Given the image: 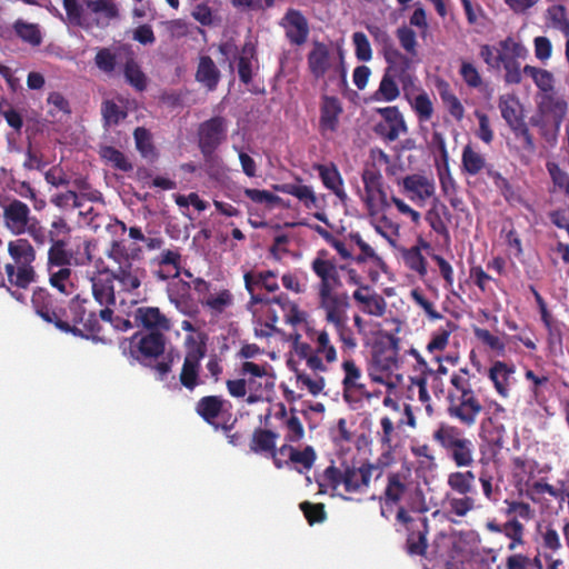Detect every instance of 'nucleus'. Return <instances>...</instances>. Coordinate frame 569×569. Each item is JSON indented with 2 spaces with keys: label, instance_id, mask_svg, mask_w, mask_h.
<instances>
[{
  "label": "nucleus",
  "instance_id": "30",
  "mask_svg": "<svg viewBox=\"0 0 569 569\" xmlns=\"http://www.w3.org/2000/svg\"><path fill=\"white\" fill-rule=\"evenodd\" d=\"M498 108L509 128L525 119L523 107L516 94L508 93L500 96Z\"/></svg>",
  "mask_w": 569,
  "mask_h": 569
},
{
  "label": "nucleus",
  "instance_id": "26",
  "mask_svg": "<svg viewBox=\"0 0 569 569\" xmlns=\"http://www.w3.org/2000/svg\"><path fill=\"white\" fill-rule=\"evenodd\" d=\"M8 254L10 260L4 264L33 266L36 250L26 238H17L8 242Z\"/></svg>",
  "mask_w": 569,
  "mask_h": 569
},
{
  "label": "nucleus",
  "instance_id": "8",
  "mask_svg": "<svg viewBox=\"0 0 569 569\" xmlns=\"http://www.w3.org/2000/svg\"><path fill=\"white\" fill-rule=\"evenodd\" d=\"M308 69L316 80L326 79L325 84L336 82L338 79L342 83L347 82V70L343 57L339 60L333 56L330 48L320 41H315L312 49L307 56Z\"/></svg>",
  "mask_w": 569,
  "mask_h": 569
},
{
  "label": "nucleus",
  "instance_id": "16",
  "mask_svg": "<svg viewBox=\"0 0 569 569\" xmlns=\"http://www.w3.org/2000/svg\"><path fill=\"white\" fill-rule=\"evenodd\" d=\"M352 298L363 313L382 317L386 312L387 305L383 297L377 293L369 284L357 288L352 293Z\"/></svg>",
  "mask_w": 569,
  "mask_h": 569
},
{
  "label": "nucleus",
  "instance_id": "24",
  "mask_svg": "<svg viewBox=\"0 0 569 569\" xmlns=\"http://www.w3.org/2000/svg\"><path fill=\"white\" fill-rule=\"evenodd\" d=\"M515 371L516 368L513 365H508L500 360L492 362L489 368L488 378L492 381L496 391L502 398L509 396L510 380Z\"/></svg>",
  "mask_w": 569,
  "mask_h": 569
},
{
  "label": "nucleus",
  "instance_id": "56",
  "mask_svg": "<svg viewBox=\"0 0 569 569\" xmlns=\"http://www.w3.org/2000/svg\"><path fill=\"white\" fill-rule=\"evenodd\" d=\"M518 57H509L507 53H498V60L501 61L505 73V81L509 84H518L521 82L522 72Z\"/></svg>",
  "mask_w": 569,
  "mask_h": 569
},
{
  "label": "nucleus",
  "instance_id": "53",
  "mask_svg": "<svg viewBox=\"0 0 569 569\" xmlns=\"http://www.w3.org/2000/svg\"><path fill=\"white\" fill-rule=\"evenodd\" d=\"M373 366L376 371L390 375L398 368L397 350L390 348L376 352L373 356Z\"/></svg>",
  "mask_w": 569,
  "mask_h": 569
},
{
  "label": "nucleus",
  "instance_id": "54",
  "mask_svg": "<svg viewBox=\"0 0 569 569\" xmlns=\"http://www.w3.org/2000/svg\"><path fill=\"white\" fill-rule=\"evenodd\" d=\"M547 19L551 26L559 30L565 37L569 38V19L566 7L553 4L547 9Z\"/></svg>",
  "mask_w": 569,
  "mask_h": 569
},
{
  "label": "nucleus",
  "instance_id": "36",
  "mask_svg": "<svg viewBox=\"0 0 569 569\" xmlns=\"http://www.w3.org/2000/svg\"><path fill=\"white\" fill-rule=\"evenodd\" d=\"M309 337L315 345V353L323 357L328 363L337 361L338 353L336 347L332 345L326 329L315 330L309 333Z\"/></svg>",
  "mask_w": 569,
  "mask_h": 569
},
{
  "label": "nucleus",
  "instance_id": "64",
  "mask_svg": "<svg viewBox=\"0 0 569 569\" xmlns=\"http://www.w3.org/2000/svg\"><path fill=\"white\" fill-rule=\"evenodd\" d=\"M367 30L373 38L375 43L381 48L383 57L391 53V51L397 50L393 44V40L387 30L376 24L367 26Z\"/></svg>",
  "mask_w": 569,
  "mask_h": 569
},
{
  "label": "nucleus",
  "instance_id": "10",
  "mask_svg": "<svg viewBox=\"0 0 569 569\" xmlns=\"http://www.w3.org/2000/svg\"><path fill=\"white\" fill-rule=\"evenodd\" d=\"M376 113L381 117V121L375 124L373 131L385 141H396L400 134L408 132L405 118L397 106L377 108Z\"/></svg>",
  "mask_w": 569,
  "mask_h": 569
},
{
  "label": "nucleus",
  "instance_id": "33",
  "mask_svg": "<svg viewBox=\"0 0 569 569\" xmlns=\"http://www.w3.org/2000/svg\"><path fill=\"white\" fill-rule=\"evenodd\" d=\"M123 76L126 81L137 91L142 92L148 87V78L142 71L139 62L133 57V53L129 51L123 64Z\"/></svg>",
  "mask_w": 569,
  "mask_h": 569
},
{
  "label": "nucleus",
  "instance_id": "63",
  "mask_svg": "<svg viewBox=\"0 0 569 569\" xmlns=\"http://www.w3.org/2000/svg\"><path fill=\"white\" fill-rule=\"evenodd\" d=\"M243 194L249 200H251L253 203L264 204L268 208H273V207L280 204V202H281L280 197H278L277 194H274L268 190L244 188Z\"/></svg>",
  "mask_w": 569,
  "mask_h": 569
},
{
  "label": "nucleus",
  "instance_id": "22",
  "mask_svg": "<svg viewBox=\"0 0 569 569\" xmlns=\"http://www.w3.org/2000/svg\"><path fill=\"white\" fill-rule=\"evenodd\" d=\"M407 491V486L402 480V476L398 472H390L387 476V486L383 495L379 498L382 503L380 513L388 519L387 507L395 506L400 502Z\"/></svg>",
  "mask_w": 569,
  "mask_h": 569
},
{
  "label": "nucleus",
  "instance_id": "27",
  "mask_svg": "<svg viewBox=\"0 0 569 569\" xmlns=\"http://www.w3.org/2000/svg\"><path fill=\"white\" fill-rule=\"evenodd\" d=\"M91 289L94 300L100 306H114L116 292L110 274H104V269L91 279Z\"/></svg>",
  "mask_w": 569,
  "mask_h": 569
},
{
  "label": "nucleus",
  "instance_id": "21",
  "mask_svg": "<svg viewBox=\"0 0 569 569\" xmlns=\"http://www.w3.org/2000/svg\"><path fill=\"white\" fill-rule=\"evenodd\" d=\"M227 403L228 401L220 396H204L197 401L194 410L204 422L219 430L220 423L217 419L224 411Z\"/></svg>",
  "mask_w": 569,
  "mask_h": 569
},
{
  "label": "nucleus",
  "instance_id": "41",
  "mask_svg": "<svg viewBox=\"0 0 569 569\" xmlns=\"http://www.w3.org/2000/svg\"><path fill=\"white\" fill-rule=\"evenodd\" d=\"M279 310L282 312L283 319L291 326H297L306 320V315L299 309V306L291 301L290 298L280 293L276 299Z\"/></svg>",
  "mask_w": 569,
  "mask_h": 569
},
{
  "label": "nucleus",
  "instance_id": "48",
  "mask_svg": "<svg viewBox=\"0 0 569 569\" xmlns=\"http://www.w3.org/2000/svg\"><path fill=\"white\" fill-rule=\"evenodd\" d=\"M13 30L22 41L33 47L40 46L42 42L41 31L36 23H29L22 19H18L13 23Z\"/></svg>",
  "mask_w": 569,
  "mask_h": 569
},
{
  "label": "nucleus",
  "instance_id": "59",
  "mask_svg": "<svg viewBox=\"0 0 569 569\" xmlns=\"http://www.w3.org/2000/svg\"><path fill=\"white\" fill-rule=\"evenodd\" d=\"M100 156L107 162H110L116 169L128 172L132 170V164L129 162L124 153L114 147L106 146L101 148Z\"/></svg>",
  "mask_w": 569,
  "mask_h": 569
},
{
  "label": "nucleus",
  "instance_id": "5",
  "mask_svg": "<svg viewBox=\"0 0 569 569\" xmlns=\"http://www.w3.org/2000/svg\"><path fill=\"white\" fill-rule=\"evenodd\" d=\"M377 470L379 471L377 478H379L382 471L372 463H362L360 467L345 466L343 469L331 465L323 471L322 480L317 482L320 489L325 486L337 489L343 485L347 492H360L369 487L372 473Z\"/></svg>",
  "mask_w": 569,
  "mask_h": 569
},
{
  "label": "nucleus",
  "instance_id": "1",
  "mask_svg": "<svg viewBox=\"0 0 569 569\" xmlns=\"http://www.w3.org/2000/svg\"><path fill=\"white\" fill-rule=\"evenodd\" d=\"M339 269L340 267L328 259L326 250L318 251L317 257L311 261V270L319 278L317 284L319 307L325 311L326 321L333 326L342 351L347 352L356 349L357 339L348 323L349 296L338 291L342 286Z\"/></svg>",
  "mask_w": 569,
  "mask_h": 569
},
{
  "label": "nucleus",
  "instance_id": "25",
  "mask_svg": "<svg viewBox=\"0 0 569 569\" xmlns=\"http://www.w3.org/2000/svg\"><path fill=\"white\" fill-rule=\"evenodd\" d=\"M3 270V280L16 289L26 290L37 280L34 266L4 264Z\"/></svg>",
  "mask_w": 569,
  "mask_h": 569
},
{
  "label": "nucleus",
  "instance_id": "7",
  "mask_svg": "<svg viewBox=\"0 0 569 569\" xmlns=\"http://www.w3.org/2000/svg\"><path fill=\"white\" fill-rule=\"evenodd\" d=\"M208 335L199 332L197 336L187 335L183 340L184 356L179 372L181 387L192 392L201 381V361L207 355Z\"/></svg>",
  "mask_w": 569,
  "mask_h": 569
},
{
  "label": "nucleus",
  "instance_id": "47",
  "mask_svg": "<svg viewBox=\"0 0 569 569\" xmlns=\"http://www.w3.org/2000/svg\"><path fill=\"white\" fill-rule=\"evenodd\" d=\"M133 138L137 150L143 158L153 161L158 157L152 142V136L148 129L144 127L136 128L133 131Z\"/></svg>",
  "mask_w": 569,
  "mask_h": 569
},
{
  "label": "nucleus",
  "instance_id": "49",
  "mask_svg": "<svg viewBox=\"0 0 569 569\" xmlns=\"http://www.w3.org/2000/svg\"><path fill=\"white\" fill-rule=\"evenodd\" d=\"M256 54L254 46L251 42H246L241 50V56L238 59V74L241 82L248 84L252 80V66L251 59Z\"/></svg>",
  "mask_w": 569,
  "mask_h": 569
},
{
  "label": "nucleus",
  "instance_id": "17",
  "mask_svg": "<svg viewBox=\"0 0 569 569\" xmlns=\"http://www.w3.org/2000/svg\"><path fill=\"white\" fill-rule=\"evenodd\" d=\"M385 60L387 62V67L383 72L385 74L398 80L403 89H407L412 84V79L409 73V69L411 68V59L408 56L401 53L397 49L387 54Z\"/></svg>",
  "mask_w": 569,
  "mask_h": 569
},
{
  "label": "nucleus",
  "instance_id": "12",
  "mask_svg": "<svg viewBox=\"0 0 569 569\" xmlns=\"http://www.w3.org/2000/svg\"><path fill=\"white\" fill-rule=\"evenodd\" d=\"M243 281L244 288L250 295V306L257 302H263V298H269L258 290L264 289L268 292H276L279 289L277 273L272 270L247 271L243 274Z\"/></svg>",
  "mask_w": 569,
  "mask_h": 569
},
{
  "label": "nucleus",
  "instance_id": "19",
  "mask_svg": "<svg viewBox=\"0 0 569 569\" xmlns=\"http://www.w3.org/2000/svg\"><path fill=\"white\" fill-rule=\"evenodd\" d=\"M536 541L538 547L541 548L546 560L562 548L558 528L551 521H542L536 528Z\"/></svg>",
  "mask_w": 569,
  "mask_h": 569
},
{
  "label": "nucleus",
  "instance_id": "14",
  "mask_svg": "<svg viewBox=\"0 0 569 569\" xmlns=\"http://www.w3.org/2000/svg\"><path fill=\"white\" fill-rule=\"evenodd\" d=\"M286 31V37L291 44L302 46L309 36V24L301 11L290 8L279 23Z\"/></svg>",
  "mask_w": 569,
  "mask_h": 569
},
{
  "label": "nucleus",
  "instance_id": "9",
  "mask_svg": "<svg viewBox=\"0 0 569 569\" xmlns=\"http://www.w3.org/2000/svg\"><path fill=\"white\" fill-rule=\"evenodd\" d=\"M316 459L317 453L312 446L298 449L290 443H284L273 455V465L277 469L292 467L299 473H305L313 467Z\"/></svg>",
  "mask_w": 569,
  "mask_h": 569
},
{
  "label": "nucleus",
  "instance_id": "51",
  "mask_svg": "<svg viewBox=\"0 0 569 569\" xmlns=\"http://www.w3.org/2000/svg\"><path fill=\"white\" fill-rule=\"evenodd\" d=\"M523 73L529 76L542 92L553 91L555 79L550 71L527 64L523 67Z\"/></svg>",
  "mask_w": 569,
  "mask_h": 569
},
{
  "label": "nucleus",
  "instance_id": "55",
  "mask_svg": "<svg viewBox=\"0 0 569 569\" xmlns=\"http://www.w3.org/2000/svg\"><path fill=\"white\" fill-rule=\"evenodd\" d=\"M505 505L503 513L509 519L516 518L529 521L535 518V509L528 502L506 499Z\"/></svg>",
  "mask_w": 569,
  "mask_h": 569
},
{
  "label": "nucleus",
  "instance_id": "38",
  "mask_svg": "<svg viewBox=\"0 0 569 569\" xmlns=\"http://www.w3.org/2000/svg\"><path fill=\"white\" fill-rule=\"evenodd\" d=\"M273 189L278 192L290 194L303 202L305 207L311 209L316 207L317 198L311 187L297 183L274 184Z\"/></svg>",
  "mask_w": 569,
  "mask_h": 569
},
{
  "label": "nucleus",
  "instance_id": "46",
  "mask_svg": "<svg viewBox=\"0 0 569 569\" xmlns=\"http://www.w3.org/2000/svg\"><path fill=\"white\" fill-rule=\"evenodd\" d=\"M475 473L468 471H456L448 476L449 488L462 496L469 495L473 489Z\"/></svg>",
  "mask_w": 569,
  "mask_h": 569
},
{
  "label": "nucleus",
  "instance_id": "60",
  "mask_svg": "<svg viewBox=\"0 0 569 569\" xmlns=\"http://www.w3.org/2000/svg\"><path fill=\"white\" fill-rule=\"evenodd\" d=\"M233 303V297L228 289H223L218 293L210 295L203 306L209 308L211 312L220 315L226 311Z\"/></svg>",
  "mask_w": 569,
  "mask_h": 569
},
{
  "label": "nucleus",
  "instance_id": "11",
  "mask_svg": "<svg viewBox=\"0 0 569 569\" xmlns=\"http://www.w3.org/2000/svg\"><path fill=\"white\" fill-rule=\"evenodd\" d=\"M166 332L149 331L142 335H134L131 352L140 362L146 363L148 360H156L164 355L167 337Z\"/></svg>",
  "mask_w": 569,
  "mask_h": 569
},
{
  "label": "nucleus",
  "instance_id": "28",
  "mask_svg": "<svg viewBox=\"0 0 569 569\" xmlns=\"http://www.w3.org/2000/svg\"><path fill=\"white\" fill-rule=\"evenodd\" d=\"M315 169L318 171L323 186L333 192L341 201L347 199L343 189V180L336 164H317Z\"/></svg>",
  "mask_w": 569,
  "mask_h": 569
},
{
  "label": "nucleus",
  "instance_id": "3",
  "mask_svg": "<svg viewBox=\"0 0 569 569\" xmlns=\"http://www.w3.org/2000/svg\"><path fill=\"white\" fill-rule=\"evenodd\" d=\"M447 393V415L461 426L471 428L483 411L478 392L472 388L469 369L461 368L450 377Z\"/></svg>",
  "mask_w": 569,
  "mask_h": 569
},
{
  "label": "nucleus",
  "instance_id": "35",
  "mask_svg": "<svg viewBox=\"0 0 569 569\" xmlns=\"http://www.w3.org/2000/svg\"><path fill=\"white\" fill-rule=\"evenodd\" d=\"M342 370L345 372L342 380L345 400H350L349 392L351 390H359L360 392L365 393V386L358 382V380L361 378V370L358 368L355 360L351 358L345 359L342 362Z\"/></svg>",
  "mask_w": 569,
  "mask_h": 569
},
{
  "label": "nucleus",
  "instance_id": "62",
  "mask_svg": "<svg viewBox=\"0 0 569 569\" xmlns=\"http://www.w3.org/2000/svg\"><path fill=\"white\" fill-rule=\"evenodd\" d=\"M475 337L490 350L495 351L497 356L503 357L506 353V345L498 337L492 335L488 329L476 327L473 329Z\"/></svg>",
  "mask_w": 569,
  "mask_h": 569
},
{
  "label": "nucleus",
  "instance_id": "18",
  "mask_svg": "<svg viewBox=\"0 0 569 569\" xmlns=\"http://www.w3.org/2000/svg\"><path fill=\"white\" fill-rule=\"evenodd\" d=\"M133 319L137 326L149 331L168 332L171 329L170 319L158 307H139L133 312Z\"/></svg>",
  "mask_w": 569,
  "mask_h": 569
},
{
  "label": "nucleus",
  "instance_id": "23",
  "mask_svg": "<svg viewBox=\"0 0 569 569\" xmlns=\"http://www.w3.org/2000/svg\"><path fill=\"white\" fill-rule=\"evenodd\" d=\"M450 220L451 212L448 207L438 199H435L426 213V221L435 232L443 237L446 242L450 241V233L447 227V222Z\"/></svg>",
  "mask_w": 569,
  "mask_h": 569
},
{
  "label": "nucleus",
  "instance_id": "44",
  "mask_svg": "<svg viewBox=\"0 0 569 569\" xmlns=\"http://www.w3.org/2000/svg\"><path fill=\"white\" fill-rule=\"evenodd\" d=\"M120 48H99L94 56L96 67L106 74H112L117 69V59Z\"/></svg>",
  "mask_w": 569,
  "mask_h": 569
},
{
  "label": "nucleus",
  "instance_id": "32",
  "mask_svg": "<svg viewBox=\"0 0 569 569\" xmlns=\"http://www.w3.org/2000/svg\"><path fill=\"white\" fill-rule=\"evenodd\" d=\"M278 437L279 435L274 431L257 428L251 437L250 449L256 453H269L273 459V455L278 451L276 448Z\"/></svg>",
  "mask_w": 569,
  "mask_h": 569
},
{
  "label": "nucleus",
  "instance_id": "50",
  "mask_svg": "<svg viewBox=\"0 0 569 569\" xmlns=\"http://www.w3.org/2000/svg\"><path fill=\"white\" fill-rule=\"evenodd\" d=\"M505 566L506 569H543L540 552L535 557L523 553H511L506 558Z\"/></svg>",
  "mask_w": 569,
  "mask_h": 569
},
{
  "label": "nucleus",
  "instance_id": "45",
  "mask_svg": "<svg viewBox=\"0 0 569 569\" xmlns=\"http://www.w3.org/2000/svg\"><path fill=\"white\" fill-rule=\"evenodd\" d=\"M462 169L470 176L478 174L486 167V158L471 144L465 146L461 154Z\"/></svg>",
  "mask_w": 569,
  "mask_h": 569
},
{
  "label": "nucleus",
  "instance_id": "2",
  "mask_svg": "<svg viewBox=\"0 0 569 569\" xmlns=\"http://www.w3.org/2000/svg\"><path fill=\"white\" fill-rule=\"evenodd\" d=\"M87 299L76 295L70 299L68 308L52 296L46 288L38 287L33 290L31 305L34 312L46 322L52 323L64 333L76 337L98 339L102 331L97 313L88 311Z\"/></svg>",
  "mask_w": 569,
  "mask_h": 569
},
{
  "label": "nucleus",
  "instance_id": "39",
  "mask_svg": "<svg viewBox=\"0 0 569 569\" xmlns=\"http://www.w3.org/2000/svg\"><path fill=\"white\" fill-rule=\"evenodd\" d=\"M463 437V431L460 428L446 422L439 423L432 433L433 441L437 442L445 451L455 446L456 442Z\"/></svg>",
  "mask_w": 569,
  "mask_h": 569
},
{
  "label": "nucleus",
  "instance_id": "43",
  "mask_svg": "<svg viewBox=\"0 0 569 569\" xmlns=\"http://www.w3.org/2000/svg\"><path fill=\"white\" fill-rule=\"evenodd\" d=\"M361 179L365 187L363 202H372V193L383 187V177L375 164H370L363 169Z\"/></svg>",
  "mask_w": 569,
  "mask_h": 569
},
{
  "label": "nucleus",
  "instance_id": "52",
  "mask_svg": "<svg viewBox=\"0 0 569 569\" xmlns=\"http://www.w3.org/2000/svg\"><path fill=\"white\" fill-rule=\"evenodd\" d=\"M545 493H548L552 498L560 501L565 500L566 495L565 490L557 489L543 480H538L527 486L526 495L532 501H537V497L543 496Z\"/></svg>",
  "mask_w": 569,
  "mask_h": 569
},
{
  "label": "nucleus",
  "instance_id": "61",
  "mask_svg": "<svg viewBox=\"0 0 569 569\" xmlns=\"http://www.w3.org/2000/svg\"><path fill=\"white\" fill-rule=\"evenodd\" d=\"M411 108L413 109L419 122H428L433 116V104L426 92H421L415 97L411 102Z\"/></svg>",
  "mask_w": 569,
  "mask_h": 569
},
{
  "label": "nucleus",
  "instance_id": "15",
  "mask_svg": "<svg viewBox=\"0 0 569 569\" xmlns=\"http://www.w3.org/2000/svg\"><path fill=\"white\" fill-rule=\"evenodd\" d=\"M342 104L337 97L323 94L320 104L319 132L321 136L333 133L339 128Z\"/></svg>",
  "mask_w": 569,
  "mask_h": 569
},
{
  "label": "nucleus",
  "instance_id": "58",
  "mask_svg": "<svg viewBox=\"0 0 569 569\" xmlns=\"http://www.w3.org/2000/svg\"><path fill=\"white\" fill-rule=\"evenodd\" d=\"M71 269L60 268L58 271H50L49 282L59 292L69 296L73 292L74 286L71 281Z\"/></svg>",
  "mask_w": 569,
  "mask_h": 569
},
{
  "label": "nucleus",
  "instance_id": "40",
  "mask_svg": "<svg viewBox=\"0 0 569 569\" xmlns=\"http://www.w3.org/2000/svg\"><path fill=\"white\" fill-rule=\"evenodd\" d=\"M399 81L383 73L378 89L371 94L370 100L377 102H391L399 98Z\"/></svg>",
  "mask_w": 569,
  "mask_h": 569
},
{
  "label": "nucleus",
  "instance_id": "37",
  "mask_svg": "<svg viewBox=\"0 0 569 569\" xmlns=\"http://www.w3.org/2000/svg\"><path fill=\"white\" fill-rule=\"evenodd\" d=\"M406 191L413 193L412 199L418 198L421 201L430 198L435 192V186L428 178L419 174L407 176L403 179Z\"/></svg>",
  "mask_w": 569,
  "mask_h": 569
},
{
  "label": "nucleus",
  "instance_id": "42",
  "mask_svg": "<svg viewBox=\"0 0 569 569\" xmlns=\"http://www.w3.org/2000/svg\"><path fill=\"white\" fill-rule=\"evenodd\" d=\"M438 88L440 98L450 116L457 121H461L465 116V108L457 96L451 91L449 83L441 81Z\"/></svg>",
  "mask_w": 569,
  "mask_h": 569
},
{
  "label": "nucleus",
  "instance_id": "6",
  "mask_svg": "<svg viewBox=\"0 0 569 569\" xmlns=\"http://www.w3.org/2000/svg\"><path fill=\"white\" fill-rule=\"evenodd\" d=\"M227 134L228 120L222 116H214L199 124L198 147L210 174L218 172L220 159L216 151L227 140Z\"/></svg>",
  "mask_w": 569,
  "mask_h": 569
},
{
  "label": "nucleus",
  "instance_id": "4",
  "mask_svg": "<svg viewBox=\"0 0 569 569\" xmlns=\"http://www.w3.org/2000/svg\"><path fill=\"white\" fill-rule=\"evenodd\" d=\"M140 252L134 249L131 253L122 241H112L108 251V258L114 266L104 268V274H110L111 279L118 282L121 291L134 293L147 277L144 268L133 263V258Z\"/></svg>",
  "mask_w": 569,
  "mask_h": 569
},
{
  "label": "nucleus",
  "instance_id": "13",
  "mask_svg": "<svg viewBox=\"0 0 569 569\" xmlns=\"http://www.w3.org/2000/svg\"><path fill=\"white\" fill-rule=\"evenodd\" d=\"M33 218L30 208L18 199L10 201L3 209L6 227L16 236L26 233Z\"/></svg>",
  "mask_w": 569,
  "mask_h": 569
},
{
  "label": "nucleus",
  "instance_id": "57",
  "mask_svg": "<svg viewBox=\"0 0 569 569\" xmlns=\"http://www.w3.org/2000/svg\"><path fill=\"white\" fill-rule=\"evenodd\" d=\"M67 241H54L51 242V247L48 250V266L68 268L70 263V254L66 250Z\"/></svg>",
  "mask_w": 569,
  "mask_h": 569
},
{
  "label": "nucleus",
  "instance_id": "29",
  "mask_svg": "<svg viewBox=\"0 0 569 569\" xmlns=\"http://www.w3.org/2000/svg\"><path fill=\"white\" fill-rule=\"evenodd\" d=\"M220 70L209 56H201L199 59L196 80L207 88L208 91L217 89L220 81Z\"/></svg>",
  "mask_w": 569,
  "mask_h": 569
},
{
  "label": "nucleus",
  "instance_id": "31",
  "mask_svg": "<svg viewBox=\"0 0 569 569\" xmlns=\"http://www.w3.org/2000/svg\"><path fill=\"white\" fill-rule=\"evenodd\" d=\"M276 299L277 297L263 298V302H257L256 305L252 306H250V300L248 301L247 309L257 319V323H270L272 326H276V323L279 320V308Z\"/></svg>",
  "mask_w": 569,
  "mask_h": 569
},
{
  "label": "nucleus",
  "instance_id": "34",
  "mask_svg": "<svg viewBox=\"0 0 569 569\" xmlns=\"http://www.w3.org/2000/svg\"><path fill=\"white\" fill-rule=\"evenodd\" d=\"M446 453L459 468L470 467L473 463V443L466 437L448 448Z\"/></svg>",
  "mask_w": 569,
  "mask_h": 569
},
{
  "label": "nucleus",
  "instance_id": "20",
  "mask_svg": "<svg viewBox=\"0 0 569 569\" xmlns=\"http://www.w3.org/2000/svg\"><path fill=\"white\" fill-rule=\"evenodd\" d=\"M408 537L405 545V550L409 556L425 557L428 549L427 535L429 525L427 518L419 519L417 525L407 527Z\"/></svg>",
  "mask_w": 569,
  "mask_h": 569
}]
</instances>
